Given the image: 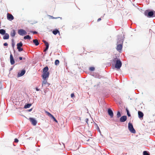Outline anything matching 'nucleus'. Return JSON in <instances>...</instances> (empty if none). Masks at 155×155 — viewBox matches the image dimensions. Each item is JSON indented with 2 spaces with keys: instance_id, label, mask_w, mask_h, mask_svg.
Segmentation results:
<instances>
[{
  "instance_id": "obj_48",
  "label": "nucleus",
  "mask_w": 155,
  "mask_h": 155,
  "mask_svg": "<svg viewBox=\"0 0 155 155\" xmlns=\"http://www.w3.org/2000/svg\"><path fill=\"white\" fill-rule=\"evenodd\" d=\"M101 18H99L98 19H97V21H101Z\"/></svg>"
},
{
  "instance_id": "obj_3",
  "label": "nucleus",
  "mask_w": 155,
  "mask_h": 155,
  "mask_svg": "<svg viewBox=\"0 0 155 155\" xmlns=\"http://www.w3.org/2000/svg\"><path fill=\"white\" fill-rule=\"evenodd\" d=\"M128 129L131 133L133 134L136 133L135 130L134 128L133 124L130 122H129L128 124Z\"/></svg>"
},
{
  "instance_id": "obj_32",
  "label": "nucleus",
  "mask_w": 155,
  "mask_h": 155,
  "mask_svg": "<svg viewBox=\"0 0 155 155\" xmlns=\"http://www.w3.org/2000/svg\"><path fill=\"white\" fill-rule=\"evenodd\" d=\"M48 82L47 81H45V80L43 81L42 82V87H44V85H45Z\"/></svg>"
},
{
  "instance_id": "obj_19",
  "label": "nucleus",
  "mask_w": 155,
  "mask_h": 155,
  "mask_svg": "<svg viewBox=\"0 0 155 155\" xmlns=\"http://www.w3.org/2000/svg\"><path fill=\"white\" fill-rule=\"evenodd\" d=\"M48 66H46L43 68V72H49L48 71Z\"/></svg>"
},
{
  "instance_id": "obj_18",
  "label": "nucleus",
  "mask_w": 155,
  "mask_h": 155,
  "mask_svg": "<svg viewBox=\"0 0 155 155\" xmlns=\"http://www.w3.org/2000/svg\"><path fill=\"white\" fill-rule=\"evenodd\" d=\"M23 46V44L21 42H20L19 43H17V48H21Z\"/></svg>"
},
{
  "instance_id": "obj_1",
  "label": "nucleus",
  "mask_w": 155,
  "mask_h": 155,
  "mask_svg": "<svg viewBox=\"0 0 155 155\" xmlns=\"http://www.w3.org/2000/svg\"><path fill=\"white\" fill-rule=\"evenodd\" d=\"M112 65H114L115 68L117 69H119L122 65V63L120 59L117 58V56L115 55L113 56L112 59L110 60Z\"/></svg>"
},
{
  "instance_id": "obj_36",
  "label": "nucleus",
  "mask_w": 155,
  "mask_h": 155,
  "mask_svg": "<svg viewBox=\"0 0 155 155\" xmlns=\"http://www.w3.org/2000/svg\"><path fill=\"white\" fill-rule=\"evenodd\" d=\"M50 84H49L48 83H47L45 85H44V87H47L49 86Z\"/></svg>"
},
{
  "instance_id": "obj_51",
  "label": "nucleus",
  "mask_w": 155,
  "mask_h": 155,
  "mask_svg": "<svg viewBox=\"0 0 155 155\" xmlns=\"http://www.w3.org/2000/svg\"><path fill=\"white\" fill-rule=\"evenodd\" d=\"M25 59V58H23V59H24V60Z\"/></svg>"
},
{
  "instance_id": "obj_12",
  "label": "nucleus",
  "mask_w": 155,
  "mask_h": 155,
  "mask_svg": "<svg viewBox=\"0 0 155 155\" xmlns=\"http://www.w3.org/2000/svg\"><path fill=\"white\" fill-rule=\"evenodd\" d=\"M7 19L10 21H11L13 20L14 17L10 13H8L7 14Z\"/></svg>"
},
{
  "instance_id": "obj_30",
  "label": "nucleus",
  "mask_w": 155,
  "mask_h": 155,
  "mask_svg": "<svg viewBox=\"0 0 155 155\" xmlns=\"http://www.w3.org/2000/svg\"><path fill=\"white\" fill-rule=\"evenodd\" d=\"M94 70L95 68L93 67H91L89 68V70L91 71H94Z\"/></svg>"
},
{
  "instance_id": "obj_41",
  "label": "nucleus",
  "mask_w": 155,
  "mask_h": 155,
  "mask_svg": "<svg viewBox=\"0 0 155 155\" xmlns=\"http://www.w3.org/2000/svg\"><path fill=\"white\" fill-rule=\"evenodd\" d=\"M71 98H72L73 97H74V93H72L71 94Z\"/></svg>"
},
{
  "instance_id": "obj_40",
  "label": "nucleus",
  "mask_w": 155,
  "mask_h": 155,
  "mask_svg": "<svg viewBox=\"0 0 155 155\" xmlns=\"http://www.w3.org/2000/svg\"><path fill=\"white\" fill-rule=\"evenodd\" d=\"M3 45L5 46H7L8 45V44L7 42H5L4 43Z\"/></svg>"
},
{
  "instance_id": "obj_43",
  "label": "nucleus",
  "mask_w": 155,
  "mask_h": 155,
  "mask_svg": "<svg viewBox=\"0 0 155 155\" xmlns=\"http://www.w3.org/2000/svg\"><path fill=\"white\" fill-rule=\"evenodd\" d=\"M85 121H86V123L88 124V119L86 118L85 119Z\"/></svg>"
},
{
  "instance_id": "obj_33",
  "label": "nucleus",
  "mask_w": 155,
  "mask_h": 155,
  "mask_svg": "<svg viewBox=\"0 0 155 155\" xmlns=\"http://www.w3.org/2000/svg\"><path fill=\"white\" fill-rule=\"evenodd\" d=\"M48 16L49 17V18L50 19H57L58 18H59V17H53V16H51V15H48Z\"/></svg>"
},
{
  "instance_id": "obj_7",
  "label": "nucleus",
  "mask_w": 155,
  "mask_h": 155,
  "mask_svg": "<svg viewBox=\"0 0 155 155\" xmlns=\"http://www.w3.org/2000/svg\"><path fill=\"white\" fill-rule=\"evenodd\" d=\"M29 120L33 126H35L36 125L37 121L33 117H30Z\"/></svg>"
},
{
  "instance_id": "obj_31",
  "label": "nucleus",
  "mask_w": 155,
  "mask_h": 155,
  "mask_svg": "<svg viewBox=\"0 0 155 155\" xmlns=\"http://www.w3.org/2000/svg\"><path fill=\"white\" fill-rule=\"evenodd\" d=\"M45 113L47 114L50 117L52 115L50 112H49L47 111H45Z\"/></svg>"
},
{
  "instance_id": "obj_10",
  "label": "nucleus",
  "mask_w": 155,
  "mask_h": 155,
  "mask_svg": "<svg viewBox=\"0 0 155 155\" xmlns=\"http://www.w3.org/2000/svg\"><path fill=\"white\" fill-rule=\"evenodd\" d=\"M127 120V116L126 115H123L121 116L120 118V121L121 122H124Z\"/></svg>"
},
{
  "instance_id": "obj_52",
  "label": "nucleus",
  "mask_w": 155,
  "mask_h": 155,
  "mask_svg": "<svg viewBox=\"0 0 155 155\" xmlns=\"http://www.w3.org/2000/svg\"><path fill=\"white\" fill-rule=\"evenodd\" d=\"M99 130V132H101V131H100L99 130Z\"/></svg>"
},
{
  "instance_id": "obj_14",
  "label": "nucleus",
  "mask_w": 155,
  "mask_h": 155,
  "mask_svg": "<svg viewBox=\"0 0 155 155\" xmlns=\"http://www.w3.org/2000/svg\"><path fill=\"white\" fill-rule=\"evenodd\" d=\"M92 76H94V78H101L102 76L100 75L99 74H97V73H93L92 74Z\"/></svg>"
},
{
  "instance_id": "obj_15",
  "label": "nucleus",
  "mask_w": 155,
  "mask_h": 155,
  "mask_svg": "<svg viewBox=\"0 0 155 155\" xmlns=\"http://www.w3.org/2000/svg\"><path fill=\"white\" fill-rule=\"evenodd\" d=\"M138 117L140 119L143 118V113L140 111H138Z\"/></svg>"
},
{
  "instance_id": "obj_54",
  "label": "nucleus",
  "mask_w": 155,
  "mask_h": 155,
  "mask_svg": "<svg viewBox=\"0 0 155 155\" xmlns=\"http://www.w3.org/2000/svg\"><path fill=\"white\" fill-rule=\"evenodd\" d=\"M2 63L1 64L2 65Z\"/></svg>"
},
{
  "instance_id": "obj_2",
  "label": "nucleus",
  "mask_w": 155,
  "mask_h": 155,
  "mask_svg": "<svg viewBox=\"0 0 155 155\" xmlns=\"http://www.w3.org/2000/svg\"><path fill=\"white\" fill-rule=\"evenodd\" d=\"M144 14L145 15L148 17L155 16V12L150 11L148 12V10H146L144 12Z\"/></svg>"
},
{
  "instance_id": "obj_5",
  "label": "nucleus",
  "mask_w": 155,
  "mask_h": 155,
  "mask_svg": "<svg viewBox=\"0 0 155 155\" xmlns=\"http://www.w3.org/2000/svg\"><path fill=\"white\" fill-rule=\"evenodd\" d=\"M49 74V72H43L42 75V78L45 80L47 78H48Z\"/></svg>"
},
{
  "instance_id": "obj_39",
  "label": "nucleus",
  "mask_w": 155,
  "mask_h": 155,
  "mask_svg": "<svg viewBox=\"0 0 155 155\" xmlns=\"http://www.w3.org/2000/svg\"><path fill=\"white\" fill-rule=\"evenodd\" d=\"M14 142L15 143H18V140L17 138H15L14 140Z\"/></svg>"
},
{
  "instance_id": "obj_50",
  "label": "nucleus",
  "mask_w": 155,
  "mask_h": 155,
  "mask_svg": "<svg viewBox=\"0 0 155 155\" xmlns=\"http://www.w3.org/2000/svg\"><path fill=\"white\" fill-rule=\"evenodd\" d=\"M33 34H37V32L36 31H34V32H33Z\"/></svg>"
},
{
  "instance_id": "obj_25",
  "label": "nucleus",
  "mask_w": 155,
  "mask_h": 155,
  "mask_svg": "<svg viewBox=\"0 0 155 155\" xmlns=\"http://www.w3.org/2000/svg\"><path fill=\"white\" fill-rule=\"evenodd\" d=\"M121 114L120 112L119 111H117V118L120 117H121Z\"/></svg>"
},
{
  "instance_id": "obj_13",
  "label": "nucleus",
  "mask_w": 155,
  "mask_h": 155,
  "mask_svg": "<svg viewBox=\"0 0 155 155\" xmlns=\"http://www.w3.org/2000/svg\"><path fill=\"white\" fill-rule=\"evenodd\" d=\"M10 62L11 65H13L15 64V61L12 54L11 53L10 56Z\"/></svg>"
},
{
  "instance_id": "obj_24",
  "label": "nucleus",
  "mask_w": 155,
  "mask_h": 155,
  "mask_svg": "<svg viewBox=\"0 0 155 155\" xmlns=\"http://www.w3.org/2000/svg\"><path fill=\"white\" fill-rule=\"evenodd\" d=\"M125 110L127 113V115L128 116V117H130L131 114L130 113L129 111L128 110V108L127 107H126L125 109Z\"/></svg>"
},
{
  "instance_id": "obj_21",
  "label": "nucleus",
  "mask_w": 155,
  "mask_h": 155,
  "mask_svg": "<svg viewBox=\"0 0 155 155\" xmlns=\"http://www.w3.org/2000/svg\"><path fill=\"white\" fill-rule=\"evenodd\" d=\"M12 47L14 49V53H15V51L14 49V46L15 45V44L14 41V39H12Z\"/></svg>"
},
{
  "instance_id": "obj_6",
  "label": "nucleus",
  "mask_w": 155,
  "mask_h": 155,
  "mask_svg": "<svg viewBox=\"0 0 155 155\" xmlns=\"http://www.w3.org/2000/svg\"><path fill=\"white\" fill-rule=\"evenodd\" d=\"M107 112L109 116H110V117L112 118L114 117V113L113 110L110 108H108L107 110Z\"/></svg>"
},
{
  "instance_id": "obj_11",
  "label": "nucleus",
  "mask_w": 155,
  "mask_h": 155,
  "mask_svg": "<svg viewBox=\"0 0 155 155\" xmlns=\"http://www.w3.org/2000/svg\"><path fill=\"white\" fill-rule=\"evenodd\" d=\"M123 48V45L120 44H117L116 49L119 52H121Z\"/></svg>"
},
{
  "instance_id": "obj_17",
  "label": "nucleus",
  "mask_w": 155,
  "mask_h": 155,
  "mask_svg": "<svg viewBox=\"0 0 155 155\" xmlns=\"http://www.w3.org/2000/svg\"><path fill=\"white\" fill-rule=\"evenodd\" d=\"M31 104H25L24 106V108L25 109H27L28 108H29L30 106L31 105Z\"/></svg>"
},
{
  "instance_id": "obj_26",
  "label": "nucleus",
  "mask_w": 155,
  "mask_h": 155,
  "mask_svg": "<svg viewBox=\"0 0 155 155\" xmlns=\"http://www.w3.org/2000/svg\"><path fill=\"white\" fill-rule=\"evenodd\" d=\"M5 35L3 37V39H8L9 37V35L7 33H5Z\"/></svg>"
},
{
  "instance_id": "obj_53",
  "label": "nucleus",
  "mask_w": 155,
  "mask_h": 155,
  "mask_svg": "<svg viewBox=\"0 0 155 155\" xmlns=\"http://www.w3.org/2000/svg\"><path fill=\"white\" fill-rule=\"evenodd\" d=\"M2 63L1 64L2 65Z\"/></svg>"
},
{
  "instance_id": "obj_22",
  "label": "nucleus",
  "mask_w": 155,
  "mask_h": 155,
  "mask_svg": "<svg viewBox=\"0 0 155 155\" xmlns=\"http://www.w3.org/2000/svg\"><path fill=\"white\" fill-rule=\"evenodd\" d=\"M123 39H118L117 41V44H120L123 45Z\"/></svg>"
},
{
  "instance_id": "obj_35",
  "label": "nucleus",
  "mask_w": 155,
  "mask_h": 155,
  "mask_svg": "<svg viewBox=\"0 0 155 155\" xmlns=\"http://www.w3.org/2000/svg\"><path fill=\"white\" fill-rule=\"evenodd\" d=\"M31 37L29 35H27L24 37V39H31Z\"/></svg>"
},
{
  "instance_id": "obj_49",
  "label": "nucleus",
  "mask_w": 155,
  "mask_h": 155,
  "mask_svg": "<svg viewBox=\"0 0 155 155\" xmlns=\"http://www.w3.org/2000/svg\"><path fill=\"white\" fill-rule=\"evenodd\" d=\"M13 69V68L11 67V68H10V70H9V71H12Z\"/></svg>"
},
{
  "instance_id": "obj_45",
  "label": "nucleus",
  "mask_w": 155,
  "mask_h": 155,
  "mask_svg": "<svg viewBox=\"0 0 155 155\" xmlns=\"http://www.w3.org/2000/svg\"><path fill=\"white\" fill-rule=\"evenodd\" d=\"M32 108H31L30 109L28 110L29 112H31L32 111Z\"/></svg>"
},
{
  "instance_id": "obj_23",
  "label": "nucleus",
  "mask_w": 155,
  "mask_h": 155,
  "mask_svg": "<svg viewBox=\"0 0 155 155\" xmlns=\"http://www.w3.org/2000/svg\"><path fill=\"white\" fill-rule=\"evenodd\" d=\"M50 117L51 118V119L53 120V121L55 122L58 123V121L56 119V118L53 115H52Z\"/></svg>"
},
{
  "instance_id": "obj_16",
  "label": "nucleus",
  "mask_w": 155,
  "mask_h": 155,
  "mask_svg": "<svg viewBox=\"0 0 155 155\" xmlns=\"http://www.w3.org/2000/svg\"><path fill=\"white\" fill-rule=\"evenodd\" d=\"M32 41L34 44L36 46H37L39 44V42L38 39H33Z\"/></svg>"
},
{
  "instance_id": "obj_9",
  "label": "nucleus",
  "mask_w": 155,
  "mask_h": 155,
  "mask_svg": "<svg viewBox=\"0 0 155 155\" xmlns=\"http://www.w3.org/2000/svg\"><path fill=\"white\" fill-rule=\"evenodd\" d=\"M26 71L25 69H22L17 74V77H20L23 76L25 74Z\"/></svg>"
},
{
  "instance_id": "obj_46",
  "label": "nucleus",
  "mask_w": 155,
  "mask_h": 155,
  "mask_svg": "<svg viewBox=\"0 0 155 155\" xmlns=\"http://www.w3.org/2000/svg\"><path fill=\"white\" fill-rule=\"evenodd\" d=\"M96 125L97 126V129L98 130H99L100 131V130L99 128L98 127V126L96 124Z\"/></svg>"
},
{
  "instance_id": "obj_42",
  "label": "nucleus",
  "mask_w": 155,
  "mask_h": 155,
  "mask_svg": "<svg viewBox=\"0 0 155 155\" xmlns=\"http://www.w3.org/2000/svg\"><path fill=\"white\" fill-rule=\"evenodd\" d=\"M35 89H36V91H39L40 90V89L38 88V87H36Z\"/></svg>"
},
{
  "instance_id": "obj_37",
  "label": "nucleus",
  "mask_w": 155,
  "mask_h": 155,
  "mask_svg": "<svg viewBox=\"0 0 155 155\" xmlns=\"http://www.w3.org/2000/svg\"><path fill=\"white\" fill-rule=\"evenodd\" d=\"M17 49H18V51L19 52H20L21 51H23V48H17Z\"/></svg>"
},
{
  "instance_id": "obj_8",
  "label": "nucleus",
  "mask_w": 155,
  "mask_h": 155,
  "mask_svg": "<svg viewBox=\"0 0 155 155\" xmlns=\"http://www.w3.org/2000/svg\"><path fill=\"white\" fill-rule=\"evenodd\" d=\"M18 33L21 35L23 36L26 35L27 32L25 30L21 29L18 30Z\"/></svg>"
},
{
  "instance_id": "obj_29",
  "label": "nucleus",
  "mask_w": 155,
  "mask_h": 155,
  "mask_svg": "<svg viewBox=\"0 0 155 155\" xmlns=\"http://www.w3.org/2000/svg\"><path fill=\"white\" fill-rule=\"evenodd\" d=\"M59 63V60L57 59L54 62L55 65H58Z\"/></svg>"
},
{
  "instance_id": "obj_4",
  "label": "nucleus",
  "mask_w": 155,
  "mask_h": 155,
  "mask_svg": "<svg viewBox=\"0 0 155 155\" xmlns=\"http://www.w3.org/2000/svg\"><path fill=\"white\" fill-rule=\"evenodd\" d=\"M43 42H44L45 46V48L44 50V51L46 52L48 50L49 48V44L48 42L45 41L44 39H43L42 40Z\"/></svg>"
},
{
  "instance_id": "obj_34",
  "label": "nucleus",
  "mask_w": 155,
  "mask_h": 155,
  "mask_svg": "<svg viewBox=\"0 0 155 155\" xmlns=\"http://www.w3.org/2000/svg\"><path fill=\"white\" fill-rule=\"evenodd\" d=\"M58 32H59L58 30H56L53 31V33L55 35H56Z\"/></svg>"
},
{
  "instance_id": "obj_44",
  "label": "nucleus",
  "mask_w": 155,
  "mask_h": 155,
  "mask_svg": "<svg viewBox=\"0 0 155 155\" xmlns=\"http://www.w3.org/2000/svg\"><path fill=\"white\" fill-rule=\"evenodd\" d=\"M19 58L20 60H21L23 59V58L22 57H20Z\"/></svg>"
},
{
  "instance_id": "obj_55",
  "label": "nucleus",
  "mask_w": 155,
  "mask_h": 155,
  "mask_svg": "<svg viewBox=\"0 0 155 155\" xmlns=\"http://www.w3.org/2000/svg\"><path fill=\"white\" fill-rule=\"evenodd\" d=\"M89 140H87V141H89Z\"/></svg>"
},
{
  "instance_id": "obj_28",
  "label": "nucleus",
  "mask_w": 155,
  "mask_h": 155,
  "mask_svg": "<svg viewBox=\"0 0 155 155\" xmlns=\"http://www.w3.org/2000/svg\"><path fill=\"white\" fill-rule=\"evenodd\" d=\"M5 31L2 29H1L0 30V33L4 35L5 34Z\"/></svg>"
},
{
  "instance_id": "obj_47",
  "label": "nucleus",
  "mask_w": 155,
  "mask_h": 155,
  "mask_svg": "<svg viewBox=\"0 0 155 155\" xmlns=\"http://www.w3.org/2000/svg\"><path fill=\"white\" fill-rule=\"evenodd\" d=\"M96 125L97 126V129L98 130H99L100 131V130L99 128L98 127V126L96 124Z\"/></svg>"
},
{
  "instance_id": "obj_38",
  "label": "nucleus",
  "mask_w": 155,
  "mask_h": 155,
  "mask_svg": "<svg viewBox=\"0 0 155 155\" xmlns=\"http://www.w3.org/2000/svg\"><path fill=\"white\" fill-rule=\"evenodd\" d=\"M49 89L48 88H46V89H45L44 91V92L45 93H47L48 91H49Z\"/></svg>"
},
{
  "instance_id": "obj_27",
  "label": "nucleus",
  "mask_w": 155,
  "mask_h": 155,
  "mask_svg": "<svg viewBox=\"0 0 155 155\" xmlns=\"http://www.w3.org/2000/svg\"><path fill=\"white\" fill-rule=\"evenodd\" d=\"M143 155H150L149 153L147 151H144L143 153Z\"/></svg>"
},
{
  "instance_id": "obj_20",
  "label": "nucleus",
  "mask_w": 155,
  "mask_h": 155,
  "mask_svg": "<svg viewBox=\"0 0 155 155\" xmlns=\"http://www.w3.org/2000/svg\"><path fill=\"white\" fill-rule=\"evenodd\" d=\"M15 35V32L14 30H12L10 34V35L12 37H14Z\"/></svg>"
}]
</instances>
